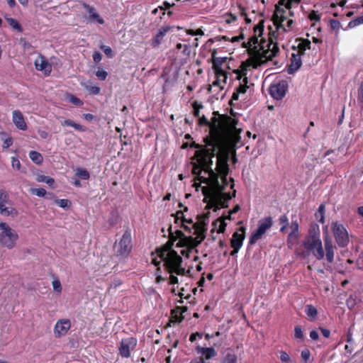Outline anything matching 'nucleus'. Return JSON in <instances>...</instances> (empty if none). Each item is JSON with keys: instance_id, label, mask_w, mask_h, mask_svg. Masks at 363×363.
I'll list each match as a JSON object with an SVG mask.
<instances>
[{"instance_id": "4c0bfd02", "label": "nucleus", "mask_w": 363, "mask_h": 363, "mask_svg": "<svg viewBox=\"0 0 363 363\" xmlns=\"http://www.w3.org/2000/svg\"><path fill=\"white\" fill-rule=\"evenodd\" d=\"M11 203L9 194L3 189H0V205L9 204Z\"/></svg>"}, {"instance_id": "dca6fc26", "label": "nucleus", "mask_w": 363, "mask_h": 363, "mask_svg": "<svg viewBox=\"0 0 363 363\" xmlns=\"http://www.w3.org/2000/svg\"><path fill=\"white\" fill-rule=\"evenodd\" d=\"M201 191L204 198L203 199V203H206L205 209L209 211L210 209H213V211H216L219 209V206H216V200L213 196V194H211V189L209 186H203L201 187Z\"/></svg>"}, {"instance_id": "5fc2aeb1", "label": "nucleus", "mask_w": 363, "mask_h": 363, "mask_svg": "<svg viewBox=\"0 0 363 363\" xmlns=\"http://www.w3.org/2000/svg\"><path fill=\"white\" fill-rule=\"evenodd\" d=\"M86 89L91 94H99L100 93V87L96 85H86Z\"/></svg>"}, {"instance_id": "09e8293b", "label": "nucleus", "mask_w": 363, "mask_h": 363, "mask_svg": "<svg viewBox=\"0 0 363 363\" xmlns=\"http://www.w3.org/2000/svg\"><path fill=\"white\" fill-rule=\"evenodd\" d=\"M218 222L220 223L219 228H218V229L217 230L218 233H223L225 231V227H226V223H225L224 219H223V218L220 217L216 222H213V225H216Z\"/></svg>"}, {"instance_id": "c9c22d12", "label": "nucleus", "mask_w": 363, "mask_h": 363, "mask_svg": "<svg viewBox=\"0 0 363 363\" xmlns=\"http://www.w3.org/2000/svg\"><path fill=\"white\" fill-rule=\"evenodd\" d=\"M5 19L13 29L17 30L19 32L23 31V28L21 25L16 19L6 16L5 17Z\"/></svg>"}, {"instance_id": "9d476101", "label": "nucleus", "mask_w": 363, "mask_h": 363, "mask_svg": "<svg viewBox=\"0 0 363 363\" xmlns=\"http://www.w3.org/2000/svg\"><path fill=\"white\" fill-rule=\"evenodd\" d=\"M216 50H213L212 52V57H213V66L212 68L214 70L215 75L218 76V77H223V82L224 84H226L227 79H228V72L226 71H224L221 66L226 61L227 57H216Z\"/></svg>"}, {"instance_id": "7c9ffc66", "label": "nucleus", "mask_w": 363, "mask_h": 363, "mask_svg": "<svg viewBox=\"0 0 363 363\" xmlns=\"http://www.w3.org/2000/svg\"><path fill=\"white\" fill-rule=\"evenodd\" d=\"M305 312L311 321L315 320L318 315V310L313 305H307L306 306Z\"/></svg>"}, {"instance_id": "393cba45", "label": "nucleus", "mask_w": 363, "mask_h": 363, "mask_svg": "<svg viewBox=\"0 0 363 363\" xmlns=\"http://www.w3.org/2000/svg\"><path fill=\"white\" fill-rule=\"evenodd\" d=\"M252 67L254 68V62H248V60L242 62L240 69L233 70V72L237 74V79L240 80L242 76L247 75V68Z\"/></svg>"}, {"instance_id": "6e6552de", "label": "nucleus", "mask_w": 363, "mask_h": 363, "mask_svg": "<svg viewBox=\"0 0 363 363\" xmlns=\"http://www.w3.org/2000/svg\"><path fill=\"white\" fill-rule=\"evenodd\" d=\"M332 232L335 242L340 247H345L349 243V234L345 226L338 222H333Z\"/></svg>"}, {"instance_id": "338daca9", "label": "nucleus", "mask_w": 363, "mask_h": 363, "mask_svg": "<svg viewBox=\"0 0 363 363\" xmlns=\"http://www.w3.org/2000/svg\"><path fill=\"white\" fill-rule=\"evenodd\" d=\"M330 27L332 30H339L340 27V23L339 21L335 19L330 20Z\"/></svg>"}, {"instance_id": "4be33fe9", "label": "nucleus", "mask_w": 363, "mask_h": 363, "mask_svg": "<svg viewBox=\"0 0 363 363\" xmlns=\"http://www.w3.org/2000/svg\"><path fill=\"white\" fill-rule=\"evenodd\" d=\"M118 245L120 250H131L132 248V238H131V230L130 228H127L121 238Z\"/></svg>"}, {"instance_id": "052dcab7", "label": "nucleus", "mask_w": 363, "mask_h": 363, "mask_svg": "<svg viewBox=\"0 0 363 363\" xmlns=\"http://www.w3.org/2000/svg\"><path fill=\"white\" fill-rule=\"evenodd\" d=\"M188 211V208L186 206H185L183 209V211L182 210H179V211H177L175 213V215H172L173 216H174V220H175V223H178V220H182V216H184L183 213L184 211L186 212Z\"/></svg>"}, {"instance_id": "f8f14e48", "label": "nucleus", "mask_w": 363, "mask_h": 363, "mask_svg": "<svg viewBox=\"0 0 363 363\" xmlns=\"http://www.w3.org/2000/svg\"><path fill=\"white\" fill-rule=\"evenodd\" d=\"M287 89V82L284 80H281L278 83L271 84L269 91L272 98L280 100L285 96Z\"/></svg>"}, {"instance_id": "37998d69", "label": "nucleus", "mask_w": 363, "mask_h": 363, "mask_svg": "<svg viewBox=\"0 0 363 363\" xmlns=\"http://www.w3.org/2000/svg\"><path fill=\"white\" fill-rule=\"evenodd\" d=\"M264 21L261 20L255 27H254V33L257 35L258 36H261L264 31Z\"/></svg>"}, {"instance_id": "774afa93", "label": "nucleus", "mask_w": 363, "mask_h": 363, "mask_svg": "<svg viewBox=\"0 0 363 363\" xmlns=\"http://www.w3.org/2000/svg\"><path fill=\"white\" fill-rule=\"evenodd\" d=\"M237 357L235 354H228L225 357V363H236Z\"/></svg>"}, {"instance_id": "72a5a7b5", "label": "nucleus", "mask_w": 363, "mask_h": 363, "mask_svg": "<svg viewBox=\"0 0 363 363\" xmlns=\"http://www.w3.org/2000/svg\"><path fill=\"white\" fill-rule=\"evenodd\" d=\"M29 157L36 164H40L43 161L42 155L35 150H32L29 152Z\"/></svg>"}, {"instance_id": "bf43d9fd", "label": "nucleus", "mask_w": 363, "mask_h": 363, "mask_svg": "<svg viewBox=\"0 0 363 363\" xmlns=\"http://www.w3.org/2000/svg\"><path fill=\"white\" fill-rule=\"evenodd\" d=\"M310 356H311V352H310L309 350L304 349L301 351V358L304 360V362L306 363H311Z\"/></svg>"}, {"instance_id": "e433bc0d", "label": "nucleus", "mask_w": 363, "mask_h": 363, "mask_svg": "<svg viewBox=\"0 0 363 363\" xmlns=\"http://www.w3.org/2000/svg\"><path fill=\"white\" fill-rule=\"evenodd\" d=\"M175 49L177 50H182V52L186 57H189L191 54L190 45L187 44L179 43L177 44Z\"/></svg>"}, {"instance_id": "423d86ee", "label": "nucleus", "mask_w": 363, "mask_h": 363, "mask_svg": "<svg viewBox=\"0 0 363 363\" xmlns=\"http://www.w3.org/2000/svg\"><path fill=\"white\" fill-rule=\"evenodd\" d=\"M0 244L13 248L18 239V235L6 223L0 221Z\"/></svg>"}, {"instance_id": "864d4df0", "label": "nucleus", "mask_w": 363, "mask_h": 363, "mask_svg": "<svg viewBox=\"0 0 363 363\" xmlns=\"http://www.w3.org/2000/svg\"><path fill=\"white\" fill-rule=\"evenodd\" d=\"M96 76L100 79V80H105L108 76L107 72L104 70L102 68L99 67L98 70L96 72Z\"/></svg>"}, {"instance_id": "13d9d810", "label": "nucleus", "mask_w": 363, "mask_h": 363, "mask_svg": "<svg viewBox=\"0 0 363 363\" xmlns=\"http://www.w3.org/2000/svg\"><path fill=\"white\" fill-rule=\"evenodd\" d=\"M89 18L90 20L96 21V22H98L99 24H101V25L104 24V23H105L104 18H102L98 13H94L93 14H91L89 16Z\"/></svg>"}, {"instance_id": "49530a36", "label": "nucleus", "mask_w": 363, "mask_h": 363, "mask_svg": "<svg viewBox=\"0 0 363 363\" xmlns=\"http://www.w3.org/2000/svg\"><path fill=\"white\" fill-rule=\"evenodd\" d=\"M30 191L32 194L36 195L40 197H44L47 194L45 189L43 188H32L30 189Z\"/></svg>"}, {"instance_id": "6ab92c4d", "label": "nucleus", "mask_w": 363, "mask_h": 363, "mask_svg": "<svg viewBox=\"0 0 363 363\" xmlns=\"http://www.w3.org/2000/svg\"><path fill=\"white\" fill-rule=\"evenodd\" d=\"M285 13L286 11L284 8L279 6V5L275 6L272 21L277 29L283 28L282 23L286 20Z\"/></svg>"}, {"instance_id": "79ce46f5", "label": "nucleus", "mask_w": 363, "mask_h": 363, "mask_svg": "<svg viewBox=\"0 0 363 363\" xmlns=\"http://www.w3.org/2000/svg\"><path fill=\"white\" fill-rule=\"evenodd\" d=\"M55 203L62 208H67L71 206V201L65 199H56Z\"/></svg>"}, {"instance_id": "1a4fd4ad", "label": "nucleus", "mask_w": 363, "mask_h": 363, "mask_svg": "<svg viewBox=\"0 0 363 363\" xmlns=\"http://www.w3.org/2000/svg\"><path fill=\"white\" fill-rule=\"evenodd\" d=\"M228 157L229 155L228 152L218 151L217 153L216 173L218 174V177H219V174H223L224 177L228 176L229 173V166L228 164Z\"/></svg>"}, {"instance_id": "c03bdc74", "label": "nucleus", "mask_w": 363, "mask_h": 363, "mask_svg": "<svg viewBox=\"0 0 363 363\" xmlns=\"http://www.w3.org/2000/svg\"><path fill=\"white\" fill-rule=\"evenodd\" d=\"M262 235H263V234L262 233H260L259 231L256 230L250 235V240H249V244L252 245V244L255 243L259 239H260L262 238Z\"/></svg>"}, {"instance_id": "20e7f679", "label": "nucleus", "mask_w": 363, "mask_h": 363, "mask_svg": "<svg viewBox=\"0 0 363 363\" xmlns=\"http://www.w3.org/2000/svg\"><path fill=\"white\" fill-rule=\"evenodd\" d=\"M152 263L159 266L163 262V265L169 273H176L178 275H184L189 272L183 267L182 258L177 255V251H152L151 253Z\"/></svg>"}, {"instance_id": "b1692460", "label": "nucleus", "mask_w": 363, "mask_h": 363, "mask_svg": "<svg viewBox=\"0 0 363 363\" xmlns=\"http://www.w3.org/2000/svg\"><path fill=\"white\" fill-rule=\"evenodd\" d=\"M268 49L263 50V56L264 59L267 60H271L274 57H275L279 51V48L277 43H269L268 45Z\"/></svg>"}, {"instance_id": "ea45409f", "label": "nucleus", "mask_w": 363, "mask_h": 363, "mask_svg": "<svg viewBox=\"0 0 363 363\" xmlns=\"http://www.w3.org/2000/svg\"><path fill=\"white\" fill-rule=\"evenodd\" d=\"M36 180L38 182H45L50 186H52L55 183V180L53 178L45 175H38V177H36Z\"/></svg>"}, {"instance_id": "a19ab883", "label": "nucleus", "mask_w": 363, "mask_h": 363, "mask_svg": "<svg viewBox=\"0 0 363 363\" xmlns=\"http://www.w3.org/2000/svg\"><path fill=\"white\" fill-rule=\"evenodd\" d=\"M298 236H299V233L291 232L289 234L288 238H287L289 247H292V246L297 242Z\"/></svg>"}, {"instance_id": "a878e982", "label": "nucleus", "mask_w": 363, "mask_h": 363, "mask_svg": "<svg viewBox=\"0 0 363 363\" xmlns=\"http://www.w3.org/2000/svg\"><path fill=\"white\" fill-rule=\"evenodd\" d=\"M0 214L4 216L15 218L18 215V211L14 207L0 205Z\"/></svg>"}, {"instance_id": "0e129e2a", "label": "nucleus", "mask_w": 363, "mask_h": 363, "mask_svg": "<svg viewBox=\"0 0 363 363\" xmlns=\"http://www.w3.org/2000/svg\"><path fill=\"white\" fill-rule=\"evenodd\" d=\"M11 166L13 169H15L16 170L21 169V164L19 160L17 157H11Z\"/></svg>"}, {"instance_id": "5701e85b", "label": "nucleus", "mask_w": 363, "mask_h": 363, "mask_svg": "<svg viewBox=\"0 0 363 363\" xmlns=\"http://www.w3.org/2000/svg\"><path fill=\"white\" fill-rule=\"evenodd\" d=\"M12 118L13 123L19 130H26L27 129V124L22 113L20 111H13Z\"/></svg>"}, {"instance_id": "2eb2a0df", "label": "nucleus", "mask_w": 363, "mask_h": 363, "mask_svg": "<svg viewBox=\"0 0 363 363\" xmlns=\"http://www.w3.org/2000/svg\"><path fill=\"white\" fill-rule=\"evenodd\" d=\"M71 328V322L69 319L58 320L54 327V336L60 338L66 335Z\"/></svg>"}, {"instance_id": "0eeeda50", "label": "nucleus", "mask_w": 363, "mask_h": 363, "mask_svg": "<svg viewBox=\"0 0 363 363\" xmlns=\"http://www.w3.org/2000/svg\"><path fill=\"white\" fill-rule=\"evenodd\" d=\"M230 182H232L230 189H233V191L232 194L230 193H225L224 192L225 186L223 185H220L219 181H217V184L216 183H211L208 185L209 188L211 189V194H213V198L216 200L218 202V199H220L221 201H223L225 203H228V201L233 197L235 196L236 194V190L234 189V179L233 178H230Z\"/></svg>"}, {"instance_id": "4468645a", "label": "nucleus", "mask_w": 363, "mask_h": 363, "mask_svg": "<svg viewBox=\"0 0 363 363\" xmlns=\"http://www.w3.org/2000/svg\"><path fill=\"white\" fill-rule=\"evenodd\" d=\"M174 26H164L158 29L155 35H154L151 39V46L153 48H157L164 41V38L167 33L172 31Z\"/></svg>"}, {"instance_id": "39448f33", "label": "nucleus", "mask_w": 363, "mask_h": 363, "mask_svg": "<svg viewBox=\"0 0 363 363\" xmlns=\"http://www.w3.org/2000/svg\"><path fill=\"white\" fill-rule=\"evenodd\" d=\"M305 250H323L320 239V230L318 224L311 223L308 234L303 242Z\"/></svg>"}, {"instance_id": "cd10ccee", "label": "nucleus", "mask_w": 363, "mask_h": 363, "mask_svg": "<svg viewBox=\"0 0 363 363\" xmlns=\"http://www.w3.org/2000/svg\"><path fill=\"white\" fill-rule=\"evenodd\" d=\"M191 164L193 165L191 172L194 175L196 176L195 180L201 182L200 177H205L201 175V172L203 171V167H201L197 160L196 162H191Z\"/></svg>"}, {"instance_id": "ddd939ff", "label": "nucleus", "mask_w": 363, "mask_h": 363, "mask_svg": "<svg viewBox=\"0 0 363 363\" xmlns=\"http://www.w3.org/2000/svg\"><path fill=\"white\" fill-rule=\"evenodd\" d=\"M137 345V340L134 337L123 339L118 347L121 357L128 358L130 356V352L133 350Z\"/></svg>"}, {"instance_id": "6e6d98bb", "label": "nucleus", "mask_w": 363, "mask_h": 363, "mask_svg": "<svg viewBox=\"0 0 363 363\" xmlns=\"http://www.w3.org/2000/svg\"><path fill=\"white\" fill-rule=\"evenodd\" d=\"M360 24H363V15L361 16H358L356 18L352 20L349 23V26L354 27V26H359Z\"/></svg>"}, {"instance_id": "a18cd8bd", "label": "nucleus", "mask_w": 363, "mask_h": 363, "mask_svg": "<svg viewBox=\"0 0 363 363\" xmlns=\"http://www.w3.org/2000/svg\"><path fill=\"white\" fill-rule=\"evenodd\" d=\"M303 333L302 331V328L300 325L295 326L294 328V338L296 340H299L300 341L303 340Z\"/></svg>"}, {"instance_id": "aec40b11", "label": "nucleus", "mask_w": 363, "mask_h": 363, "mask_svg": "<svg viewBox=\"0 0 363 363\" xmlns=\"http://www.w3.org/2000/svg\"><path fill=\"white\" fill-rule=\"evenodd\" d=\"M302 65L301 56L299 54L293 52L290 59V64L287 67V73L289 74H294L298 71Z\"/></svg>"}, {"instance_id": "f704fd0d", "label": "nucleus", "mask_w": 363, "mask_h": 363, "mask_svg": "<svg viewBox=\"0 0 363 363\" xmlns=\"http://www.w3.org/2000/svg\"><path fill=\"white\" fill-rule=\"evenodd\" d=\"M52 289L57 294H61L62 291V287L61 282L57 277L52 275Z\"/></svg>"}, {"instance_id": "58836bf2", "label": "nucleus", "mask_w": 363, "mask_h": 363, "mask_svg": "<svg viewBox=\"0 0 363 363\" xmlns=\"http://www.w3.org/2000/svg\"><path fill=\"white\" fill-rule=\"evenodd\" d=\"M76 175L79 177L81 179L87 180L90 177L89 172L83 168H77L76 172Z\"/></svg>"}, {"instance_id": "7ed1b4c3", "label": "nucleus", "mask_w": 363, "mask_h": 363, "mask_svg": "<svg viewBox=\"0 0 363 363\" xmlns=\"http://www.w3.org/2000/svg\"><path fill=\"white\" fill-rule=\"evenodd\" d=\"M213 114L211 121L205 116L199 117V124L209 128V133L203 138V142L212 141L213 135L216 134L221 137V140L239 138V133L236 128L238 120L227 114H220L218 111H213Z\"/></svg>"}, {"instance_id": "473e14b6", "label": "nucleus", "mask_w": 363, "mask_h": 363, "mask_svg": "<svg viewBox=\"0 0 363 363\" xmlns=\"http://www.w3.org/2000/svg\"><path fill=\"white\" fill-rule=\"evenodd\" d=\"M0 136H1V140H3V145H2L3 149H7L10 146L12 145L13 142L12 137L8 136L5 138H4V136H7V133L6 132H4V131L0 132Z\"/></svg>"}, {"instance_id": "9b49d317", "label": "nucleus", "mask_w": 363, "mask_h": 363, "mask_svg": "<svg viewBox=\"0 0 363 363\" xmlns=\"http://www.w3.org/2000/svg\"><path fill=\"white\" fill-rule=\"evenodd\" d=\"M263 50L264 47L262 45H261L260 49H258L257 45H254L250 47L247 50V53L250 55V57L247 59L248 62H254L255 69L257 68L265 62V60H263L264 58L263 56Z\"/></svg>"}, {"instance_id": "c85d7f7f", "label": "nucleus", "mask_w": 363, "mask_h": 363, "mask_svg": "<svg viewBox=\"0 0 363 363\" xmlns=\"http://www.w3.org/2000/svg\"><path fill=\"white\" fill-rule=\"evenodd\" d=\"M325 205L324 203H321L319 206L317 211L315 213V217L316 220L322 224L325 223Z\"/></svg>"}, {"instance_id": "f3484780", "label": "nucleus", "mask_w": 363, "mask_h": 363, "mask_svg": "<svg viewBox=\"0 0 363 363\" xmlns=\"http://www.w3.org/2000/svg\"><path fill=\"white\" fill-rule=\"evenodd\" d=\"M34 65L37 70L43 72L46 76L50 75L52 72V65L42 54H40L35 60Z\"/></svg>"}, {"instance_id": "f03ea898", "label": "nucleus", "mask_w": 363, "mask_h": 363, "mask_svg": "<svg viewBox=\"0 0 363 363\" xmlns=\"http://www.w3.org/2000/svg\"><path fill=\"white\" fill-rule=\"evenodd\" d=\"M213 135L212 141L204 142L205 146L201 150H196L194 157L203 167V172L208 174V177H200L201 182L209 184L212 182L217 184L218 174L213 169V158L218 151L223 150L228 145L235 139H222L219 135Z\"/></svg>"}, {"instance_id": "de8ad7c7", "label": "nucleus", "mask_w": 363, "mask_h": 363, "mask_svg": "<svg viewBox=\"0 0 363 363\" xmlns=\"http://www.w3.org/2000/svg\"><path fill=\"white\" fill-rule=\"evenodd\" d=\"M279 358L281 361L282 363H291V362L289 354L285 351L279 352Z\"/></svg>"}, {"instance_id": "412c9836", "label": "nucleus", "mask_w": 363, "mask_h": 363, "mask_svg": "<svg viewBox=\"0 0 363 363\" xmlns=\"http://www.w3.org/2000/svg\"><path fill=\"white\" fill-rule=\"evenodd\" d=\"M296 41L298 42L297 46L292 47V49L296 51V54H299L300 56H302L305 54L306 50H311V43L308 39L298 38Z\"/></svg>"}, {"instance_id": "680f3d73", "label": "nucleus", "mask_w": 363, "mask_h": 363, "mask_svg": "<svg viewBox=\"0 0 363 363\" xmlns=\"http://www.w3.org/2000/svg\"><path fill=\"white\" fill-rule=\"evenodd\" d=\"M101 49L104 51V52L105 53V55H106L108 58H112V57H113V50H112V49H111L109 46H107V45H101Z\"/></svg>"}, {"instance_id": "e2e57ef3", "label": "nucleus", "mask_w": 363, "mask_h": 363, "mask_svg": "<svg viewBox=\"0 0 363 363\" xmlns=\"http://www.w3.org/2000/svg\"><path fill=\"white\" fill-rule=\"evenodd\" d=\"M308 18L310 19V21L318 22L320 21V15L318 14L317 11H312L308 14Z\"/></svg>"}, {"instance_id": "2f4dec72", "label": "nucleus", "mask_w": 363, "mask_h": 363, "mask_svg": "<svg viewBox=\"0 0 363 363\" xmlns=\"http://www.w3.org/2000/svg\"><path fill=\"white\" fill-rule=\"evenodd\" d=\"M199 352L206 359H209L216 355V352L213 347H201L199 349Z\"/></svg>"}, {"instance_id": "a211bd4d", "label": "nucleus", "mask_w": 363, "mask_h": 363, "mask_svg": "<svg viewBox=\"0 0 363 363\" xmlns=\"http://www.w3.org/2000/svg\"><path fill=\"white\" fill-rule=\"evenodd\" d=\"M245 227L239 228V229L233 233L231 239V247L233 250H239L241 247L242 241L245 238Z\"/></svg>"}, {"instance_id": "603ef678", "label": "nucleus", "mask_w": 363, "mask_h": 363, "mask_svg": "<svg viewBox=\"0 0 363 363\" xmlns=\"http://www.w3.org/2000/svg\"><path fill=\"white\" fill-rule=\"evenodd\" d=\"M357 101L363 108V81L360 83V86L357 91Z\"/></svg>"}, {"instance_id": "4d7b16f0", "label": "nucleus", "mask_w": 363, "mask_h": 363, "mask_svg": "<svg viewBox=\"0 0 363 363\" xmlns=\"http://www.w3.org/2000/svg\"><path fill=\"white\" fill-rule=\"evenodd\" d=\"M68 99L69 102L72 103L76 106H82L84 104L80 99L77 98V96L72 94H69Z\"/></svg>"}, {"instance_id": "bb28decb", "label": "nucleus", "mask_w": 363, "mask_h": 363, "mask_svg": "<svg viewBox=\"0 0 363 363\" xmlns=\"http://www.w3.org/2000/svg\"><path fill=\"white\" fill-rule=\"evenodd\" d=\"M272 225V218L269 216L265 218L263 220H260L259 222L257 230L262 233L263 235L266 233V231L270 228Z\"/></svg>"}, {"instance_id": "f257e3e1", "label": "nucleus", "mask_w": 363, "mask_h": 363, "mask_svg": "<svg viewBox=\"0 0 363 363\" xmlns=\"http://www.w3.org/2000/svg\"><path fill=\"white\" fill-rule=\"evenodd\" d=\"M211 213H206L197 216V221L193 223L192 219H186L184 216H182L181 223L192 224L194 230V238L192 235L186 236L181 230H177L174 233L172 231V226L169 228V239L165 245L156 247L155 250H173L172 246L174 242L177 241L176 244L177 247H186V250H194L206 238V233L207 231V225L209 222Z\"/></svg>"}, {"instance_id": "c756f323", "label": "nucleus", "mask_w": 363, "mask_h": 363, "mask_svg": "<svg viewBox=\"0 0 363 363\" xmlns=\"http://www.w3.org/2000/svg\"><path fill=\"white\" fill-rule=\"evenodd\" d=\"M61 125L62 126H70V127H72L76 130L79 131V132H84L86 130L84 126L75 123L74 121H72L71 119H65L64 121H62L61 123Z\"/></svg>"}, {"instance_id": "8fccbe9b", "label": "nucleus", "mask_w": 363, "mask_h": 363, "mask_svg": "<svg viewBox=\"0 0 363 363\" xmlns=\"http://www.w3.org/2000/svg\"><path fill=\"white\" fill-rule=\"evenodd\" d=\"M192 107L194 108V116L195 117H199L200 113V109L203 108V105L201 104H199L197 101H194L192 103Z\"/></svg>"}, {"instance_id": "69168bd1", "label": "nucleus", "mask_w": 363, "mask_h": 363, "mask_svg": "<svg viewBox=\"0 0 363 363\" xmlns=\"http://www.w3.org/2000/svg\"><path fill=\"white\" fill-rule=\"evenodd\" d=\"M186 32L188 35H203L204 34L201 28H198L195 30L192 29H189Z\"/></svg>"}, {"instance_id": "3c124183", "label": "nucleus", "mask_w": 363, "mask_h": 363, "mask_svg": "<svg viewBox=\"0 0 363 363\" xmlns=\"http://www.w3.org/2000/svg\"><path fill=\"white\" fill-rule=\"evenodd\" d=\"M174 6V3H169L167 1H164L161 6H159V8L161 11H162V16L165 15V11L169 9Z\"/></svg>"}]
</instances>
